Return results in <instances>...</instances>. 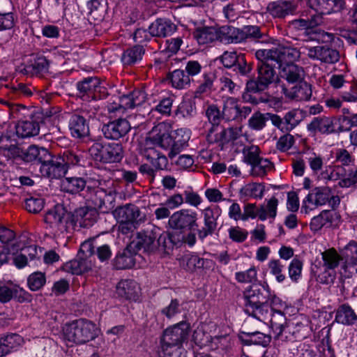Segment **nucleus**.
Instances as JSON below:
<instances>
[{"mask_svg": "<svg viewBox=\"0 0 357 357\" xmlns=\"http://www.w3.org/2000/svg\"><path fill=\"white\" fill-rule=\"evenodd\" d=\"M9 3L8 0H0V2ZM17 21L12 12H6L0 7V31L12 29Z\"/></svg>", "mask_w": 357, "mask_h": 357, "instance_id": "3c124183", "label": "nucleus"}, {"mask_svg": "<svg viewBox=\"0 0 357 357\" xmlns=\"http://www.w3.org/2000/svg\"><path fill=\"white\" fill-rule=\"evenodd\" d=\"M100 80L96 77H89L77 83V89L82 96L93 97L94 93L100 87Z\"/></svg>", "mask_w": 357, "mask_h": 357, "instance_id": "79ce46f5", "label": "nucleus"}, {"mask_svg": "<svg viewBox=\"0 0 357 357\" xmlns=\"http://www.w3.org/2000/svg\"><path fill=\"white\" fill-rule=\"evenodd\" d=\"M193 36L199 44L204 45L218 39L219 34L213 27H203L196 29Z\"/></svg>", "mask_w": 357, "mask_h": 357, "instance_id": "c03bdc74", "label": "nucleus"}, {"mask_svg": "<svg viewBox=\"0 0 357 357\" xmlns=\"http://www.w3.org/2000/svg\"><path fill=\"white\" fill-rule=\"evenodd\" d=\"M49 67V62L45 56L37 57L33 63L26 67L25 70L26 73H30L31 75H39L47 71Z\"/></svg>", "mask_w": 357, "mask_h": 357, "instance_id": "603ef678", "label": "nucleus"}, {"mask_svg": "<svg viewBox=\"0 0 357 357\" xmlns=\"http://www.w3.org/2000/svg\"><path fill=\"white\" fill-rule=\"evenodd\" d=\"M282 92L287 98L295 101H307L312 93L311 85L305 81L298 82L290 89L283 86Z\"/></svg>", "mask_w": 357, "mask_h": 357, "instance_id": "5701e85b", "label": "nucleus"}, {"mask_svg": "<svg viewBox=\"0 0 357 357\" xmlns=\"http://www.w3.org/2000/svg\"><path fill=\"white\" fill-rule=\"evenodd\" d=\"M30 294L13 282L0 284V302L6 303L13 299L19 303L30 301Z\"/></svg>", "mask_w": 357, "mask_h": 357, "instance_id": "ddd939ff", "label": "nucleus"}, {"mask_svg": "<svg viewBox=\"0 0 357 357\" xmlns=\"http://www.w3.org/2000/svg\"><path fill=\"white\" fill-rule=\"evenodd\" d=\"M238 103L236 98L233 97L227 98L223 102L222 119L229 121L237 120Z\"/></svg>", "mask_w": 357, "mask_h": 357, "instance_id": "a18cd8bd", "label": "nucleus"}, {"mask_svg": "<svg viewBox=\"0 0 357 357\" xmlns=\"http://www.w3.org/2000/svg\"><path fill=\"white\" fill-rule=\"evenodd\" d=\"M139 287L132 280H122L116 285V294L126 300H137Z\"/></svg>", "mask_w": 357, "mask_h": 357, "instance_id": "f704fd0d", "label": "nucleus"}, {"mask_svg": "<svg viewBox=\"0 0 357 357\" xmlns=\"http://www.w3.org/2000/svg\"><path fill=\"white\" fill-rule=\"evenodd\" d=\"M21 157L26 162H38L41 165L45 160L51 158V154L47 149L31 145L22 151Z\"/></svg>", "mask_w": 357, "mask_h": 357, "instance_id": "2f4dec72", "label": "nucleus"}, {"mask_svg": "<svg viewBox=\"0 0 357 357\" xmlns=\"http://www.w3.org/2000/svg\"><path fill=\"white\" fill-rule=\"evenodd\" d=\"M196 241L195 234L191 231L188 234H185L184 231L163 233L158 237V243H162V247L168 249L173 246L180 247L183 244L192 247Z\"/></svg>", "mask_w": 357, "mask_h": 357, "instance_id": "0eeeda50", "label": "nucleus"}, {"mask_svg": "<svg viewBox=\"0 0 357 357\" xmlns=\"http://www.w3.org/2000/svg\"><path fill=\"white\" fill-rule=\"evenodd\" d=\"M117 100L121 103L123 111L132 109L137 106L141 105L146 100L145 93L139 89H135L131 93L116 97Z\"/></svg>", "mask_w": 357, "mask_h": 357, "instance_id": "72a5a7b5", "label": "nucleus"}, {"mask_svg": "<svg viewBox=\"0 0 357 357\" xmlns=\"http://www.w3.org/2000/svg\"><path fill=\"white\" fill-rule=\"evenodd\" d=\"M130 128V124L127 119L118 118L104 124L102 127V132L105 138L118 140L126 136Z\"/></svg>", "mask_w": 357, "mask_h": 357, "instance_id": "f8f14e48", "label": "nucleus"}, {"mask_svg": "<svg viewBox=\"0 0 357 357\" xmlns=\"http://www.w3.org/2000/svg\"><path fill=\"white\" fill-rule=\"evenodd\" d=\"M144 49L142 45H135L125 50L121 56L123 65L131 66L142 60Z\"/></svg>", "mask_w": 357, "mask_h": 357, "instance_id": "37998d69", "label": "nucleus"}, {"mask_svg": "<svg viewBox=\"0 0 357 357\" xmlns=\"http://www.w3.org/2000/svg\"><path fill=\"white\" fill-rule=\"evenodd\" d=\"M244 161L251 167L261 158L260 149L257 146L252 145L245 147L243 150Z\"/></svg>", "mask_w": 357, "mask_h": 357, "instance_id": "338daca9", "label": "nucleus"}, {"mask_svg": "<svg viewBox=\"0 0 357 357\" xmlns=\"http://www.w3.org/2000/svg\"><path fill=\"white\" fill-rule=\"evenodd\" d=\"M197 216V213L194 210L183 208L171 215L168 225L174 231H191L198 226Z\"/></svg>", "mask_w": 357, "mask_h": 357, "instance_id": "39448f33", "label": "nucleus"}, {"mask_svg": "<svg viewBox=\"0 0 357 357\" xmlns=\"http://www.w3.org/2000/svg\"><path fill=\"white\" fill-rule=\"evenodd\" d=\"M245 312L257 319L270 324V328L277 340H284L287 319L282 310V301L276 296L266 282L252 284L243 291Z\"/></svg>", "mask_w": 357, "mask_h": 357, "instance_id": "f257e3e1", "label": "nucleus"}, {"mask_svg": "<svg viewBox=\"0 0 357 357\" xmlns=\"http://www.w3.org/2000/svg\"><path fill=\"white\" fill-rule=\"evenodd\" d=\"M164 357H187V351L183 345H161Z\"/></svg>", "mask_w": 357, "mask_h": 357, "instance_id": "774afa93", "label": "nucleus"}, {"mask_svg": "<svg viewBox=\"0 0 357 357\" xmlns=\"http://www.w3.org/2000/svg\"><path fill=\"white\" fill-rule=\"evenodd\" d=\"M278 200L273 197L267 201L266 205H261L259 207V220H266L267 218L274 219L277 215Z\"/></svg>", "mask_w": 357, "mask_h": 357, "instance_id": "8fccbe9b", "label": "nucleus"}, {"mask_svg": "<svg viewBox=\"0 0 357 357\" xmlns=\"http://www.w3.org/2000/svg\"><path fill=\"white\" fill-rule=\"evenodd\" d=\"M98 211L91 206L80 207L75 211L70 221V227L76 229L77 227H90L97 221Z\"/></svg>", "mask_w": 357, "mask_h": 357, "instance_id": "1a4fd4ad", "label": "nucleus"}, {"mask_svg": "<svg viewBox=\"0 0 357 357\" xmlns=\"http://www.w3.org/2000/svg\"><path fill=\"white\" fill-rule=\"evenodd\" d=\"M303 263L297 257L294 258L288 266L289 277L293 282H298L302 276Z\"/></svg>", "mask_w": 357, "mask_h": 357, "instance_id": "bf43d9fd", "label": "nucleus"}, {"mask_svg": "<svg viewBox=\"0 0 357 357\" xmlns=\"http://www.w3.org/2000/svg\"><path fill=\"white\" fill-rule=\"evenodd\" d=\"M104 162H118L123 157V147L119 143H107L105 144Z\"/></svg>", "mask_w": 357, "mask_h": 357, "instance_id": "ea45409f", "label": "nucleus"}, {"mask_svg": "<svg viewBox=\"0 0 357 357\" xmlns=\"http://www.w3.org/2000/svg\"><path fill=\"white\" fill-rule=\"evenodd\" d=\"M68 128L72 137L77 139L85 137L89 134V126L85 112L73 114L68 121Z\"/></svg>", "mask_w": 357, "mask_h": 357, "instance_id": "412c9836", "label": "nucleus"}, {"mask_svg": "<svg viewBox=\"0 0 357 357\" xmlns=\"http://www.w3.org/2000/svg\"><path fill=\"white\" fill-rule=\"evenodd\" d=\"M331 195V189L328 187H319L310 192L303 202V207L312 210L318 206L325 205Z\"/></svg>", "mask_w": 357, "mask_h": 357, "instance_id": "f3484780", "label": "nucleus"}, {"mask_svg": "<svg viewBox=\"0 0 357 357\" xmlns=\"http://www.w3.org/2000/svg\"><path fill=\"white\" fill-rule=\"evenodd\" d=\"M190 331V324L186 321H181L167 328L163 333L161 345H183L188 340Z\"/></svg>", "mask_w": 357, "mask_h": 357, "instance_id": "423d86ee", "label": "nucleus"}, {"mask_svg": "<svg viewBox=\"0 0 357 357\" xmlns=\"http://www.w3.org/2000/svg\"><path fill=\"white\" fill-rule=\"evenodd\" d=\"M98 333L96 326L91 321L84 319L67 323L63 327L64 340L76 344H82L95 339Z\"/></svg>", "mask_w": 357, "mask_h": 357, "instance_id": "f03ea898", "label": "nucleus"}, {"mask_svg": "<svg viewBox=\"0 0 357 357\" xmlns=\"http://www.w3.org/2000/svg\"><path fill=\"white\" fill-rule=\"evenodd\" d=\"M69 220V214L66 213L61 206H55L53 209L50 210L45 216V221L60 233L68 231L70 227Z\"/></svg>", "mask_w": 357, "mask_h": 357, "instance_id": "9b49d317", "label": "nucleus"}, {"mask_svg": "<svg viewBox=\"0 0 357 357\" xmlns=\"http://www.w3.org/2000/svg\"><path fill=\"white\" fill-rule=\"evenodd\" d=\"M340 215L331 210H324L318 215L313 217L310 223V227L314 233L319 231L324 227L332 225L335 221L339 220Z\"/></svg>", "mask_w": 357, "mask_h": 357, "instance_id": "393cba45", "label": "nucleus"}, {"mask_svg": "<svg viewBox=\"0 0 357 357\" xmlns=\"http://www.w3.org/2000/svg\"><path fill=\"white\" fill-rule=\"evenodd\" d=\"M245 335L248 337L245 340L248 344H259L263 347H266L271 342V340L270 335H266L259 331L245 333Z\"/></svg>", "mask_w": 357, "mask_h": 357, "instance_id": "680f3d73", "label": "nucleus"}, {"mask_svg": "<svg viewBox=\"0 0 357 357\" xmlns=\"http://www.w3.org/2000/svg\"><path fill=\"white\" fill-rule=\"evenodd\" d=\"M40 172L43 176L50 179L60 178L68 172L60 158L53 159L52 155L50 159L41 163Z\"/></svg>", "mask_w": 357, "mask_h": 357, "instance_id": "a211bd4d", "label": "nucleus"}, {"mask_svg": "<svg viewBox=\"0 0 357 357\" xmlns=\"http://www.w3.org/2000/svg\"><path fill=\"white\" fill-rule=\"evenodd\" d=\"M40 123L34 117L19 121L15 125V133L22 139L30 138L39 134Z\"/></svg>", "mask_w": 357, "mask_h": 357, "instance_id": "b1692460", "label": "nucleus"}, {"mask_svg": "<svg viewBox=\"0 0 357 357\" xmlns=\"http://www.w3.org/2000/svg\"><path fill=\"white\" fill-rule=\"evenodd\" d=\"M215 75L212 73H204L203 75V81L198 86L195 91L196 96L204 93H210L213 87Z\"/></svg>", "mask_w": 357, "mask_h": 357, "instance_id": "69168bd1", "label": "nucleus"}, {"mask_svg": "<svg viewBox=\"0 0 357 357\" xmlns=\"http://www.w3.org/2000/svg\"><path fill=\"white\" fill-rule=\"evenodd\" d=\"M219 38L226 43H240L244 41L242 29L230 26L221 27Z\"/></svg>", "mask_w": 357, "mask_h": 357, "instance_id": "4c0bfd02", "label": "nucleus"}, {"mask_svg": "<svg viewBox=\"0 0 357 357\" xmlns=\"http://www.w3.org/2000/svg\"><path fill=\"white\" fill-rule=\"evenodd\" d=\"M156 237L151 232H139L137 237L130 243V248H132L137 254L142 250L145 252H153L158 246V241L155 242ZM162 245V243L160 244Z\"/></svg>", "mask_w": 357, "mask_h": 357, "instance_id": "6ab92c4d", "label": "nucleus"}, {"mask_svg": "<svg viewBox=\"0 0 357 357\" xmlns=\"http://www.w3.org/2000/svg\"><path fill=\"white\" fill-rule=\"evenodd\" d=\"M334 312V321L339 324L349 326L357 323V314L348 303L339 305Z\"/></svg>", "mask_w": 357, "mask_h": 357, "instance_id": "7c9ffc66", "label": "nucleus"}, {"mask_svg": "<svg viewBox=\"0 0 357 357\" xmlns=\"http://www.w3.org/2000/svg\"><path fill=\"white\" fill-rule=\"evenodd\" d=\"M94 208L100 210L102 213H107L114 206L112 202L114 199L112 194H107L105 190L99 188L94 191L90 198Z\"/></svg>", "mask_w": 357, "mask_h": 357, "instance_id": "bb28decb", "label": "nucleus"}, {"mask_svg": "<svg viewBox=\"0 0 357 357\" xmlns=\"http://www.w3.org/2000/svg\"><path fill=\"white\" fill-rule=\"evenodd\" d=\"M342 259L349 265L357 264V243L351 241L341 251Z\"/></svg>", "mask_w": 357, "mask_h": 357, "instance_id": "5fc2aeb1", "label": "nucleus"}, {"mask_svg": "<svg viewBox=\"0 0 357 357\" xmlns=\"http://www.w3.org/2000/svg\"><path fill=\"white\" fill-rule=\"evenodd\" d=\"M257 278V271L254 266H252L244 271L235 273V280L239 283H251Z\"/></svg>", "mask_w": 357, "mask_h": 357, "instance_id": "e2e57ef3", "label": "nucleus"}, {"mask_svg": "<svg viewBox=\"0 0 357 357\" xmlns=\"http://www.w3.org/2000/svg\"><path fill=\"white\" fill-rule=\"evenodd\" d=\"M149 139L155 145L169 152L173 151V135L167 130L164 123H159L154 126L149 132Z\"/></svg>", "mask_w": 357, "mask_h": 357, "instance_id": "4468645a", "label": "nucleus"}, {"mask_svg": "<svg viewBox=\"0 0 357 357\" xmlns=\"http://www.w3.org/2000/svg\"><path fill=\"white\" fill-rule=\"evenodd\" d=\"M305 73L302 67L294 63L287 65L283 68V76L290 83L303 81Z\"/></svg>", "mask_w": 357, "mask_h": 357, "instance_id": "49530a36", "label": "nucleus"}, {"mask_svg": "<svg viewBox=\"0 0 357 357\" xmlns=\"http://www.w3.org/2000/svg\"><path fill=\"white\" fill-rule=\"evenodd\" d=\"M167 79L172 87L182 90L190 87L191 79L184 70L176 69L169 73Z\"/></svg>", "mask_w": 357, "mask_h": 357, "instance_id": "e433bc0d", "label": "nucleus"}, {"mask_svg": "<svg viewBox=\"0 0 357 357\" xmlns=\"http://www.w3.org/2000/svg\"><path fill=\"white\" fill-rule=\"evenodd\" d=\"M176 114L178 117L190 118L196 114V108L192 100L183 101L178 105Z\"/></svg>", "mask_w": 357, "mask_h": 357, "instance_id": "0e129e2a", "label": "nucleus"}, {"mask_svg": "<svg viewBox=\"0 0 357 357\" xmlns=\"http://www.w3.org/2000/svg\"><path fill=\"white\" fill-rule=\"evenodd\" d=\"M46 282L45 273L42 272H34L31 273L27 279L28 287L31 291H38L40 289Z\"/></svg>", "mask_w": 357, "mask_h": 357, "instance_id": "052dcab7", "label": "nucleus"}, {"mask_svg": "<svg viewBox=\"0 0 357 357\" xmlns=\"http://www.w3.org/2000/svg\"><path fill=\"white\" fill-rule=\"evenodd\" d=\"M324 266L327 269H334L339 265L341 256L335 249H328L321 253Z\"/></svg>", "mask_w": 357, "mask_h": 357, "instance_id": "6e6d98bb", "label": "nucleus"}, {"mask_svg": "<svg viewBox=\"0 0 357 357\" xmlns=\"http://www.w3.org/2000/svg\"><path fill=\"white\" fill-rule=\"evenodd\" d=\"M149 29L153 37L165 38L176 31V26L169 19L158 18L149 25Z\"/></svg>", "mask_w": 357, "mask_h": 357, "instance_id": "cd10ccee", "label": "nucleus"}, {"mask_svg": "<svg viewBox=\"0 0 357 357\" xmlns=\"http://www.w3.org/2000/svg\"><path fill=\"white\" fill-rule=\"evenodd\" d=\"M309 6L320 15H328L340 9L342 0H308Z\"/></svg>", "mask_w": 357, "mask_h": 357, "instance_id": "473e14b6", "label": "nucleus"}, {"mask_svg": "<svg viewBox=\"0 0 357 357\" xmlns=\"http://www.w3.org/2000/svg\"><path fill=\"white\" fill-rule=\"evenodd\" d=\"M257 77L246 83V89L253 93L266 90L269 86L279 80L276 71L270 62L273 61L257 59Z\"/></svg>", "mask_w": 357, "mask_h": 357, "instance_id": "7ed1b4c3", "label": "nucleus"}, {"mask_svg": "<svg viewBox=\"0 0 357 357\" xmlns=\"http://www.w3.org/2000/svg\"><path fill=\"white\" fill-rule=\"evenodd\" d=\"M273 168V164L267 158H260L252 166V174L255 176H264L268 172Z\"/></svg>", "mask_w": 357, "mask_h": 357, "instance_id": "13d9d810", "label": "nucleus"}, {"mask_svg": "<svg viewBox=\"0 0 357 357\" xmlns=\"http://www.w3.org/2000/svg\"><path fill=\"white\" fill-rule=\"evenodd\" d=\"M137 254L128 244L121 252H119L114 259V266L119 270L130 268L135 265V256Z\"/></svg>", "mask_w": 357, "mask_h": 357, "instance_id": "c9c22d12", "label": "nucleus"}, {"mask_svg": "<svg viewBox=\"0 0 357 357\" xmlns=\"http://www.w3.org/2000/svg\"><path fill=\"white\" fill-rule=\"evenodd\" d=\"M59 158L68 172L74 167L84 166L86 153L82 149L74 148L65 150Z\"/></svg>", "mask_w": 357, "mask_h": 357, "instance_id": "4be33fe9", "label": "nucleus"}, {"mask_svg": "<svg viewBox=\"0 0 357 357\" xmlns=\"http://www.w3.org/2000/svg\"><path fill=\"white\" fill-rule=\"evenodd\" d=\"M93 266L92 259H88L82 254H77L75 259L66 262L63 269L68 273L73 275H81L91 270Z\"/></svg>", "mask_w": 357, "mask_h": 357, "instance_id": "a878e982", "label": "nucleus"}, {"mask_svg": "<svg viewBox=\"0 0 357 357\" xmlns=\"http://www.w3.org/2000/svg\"><path fill=\"white\" fill-rule=\"evenodd\" d=\"M139 207L134 204H126L116 208L114 211V216L118 222H130L138 223L140 216Z\"/></svg>", "mask_w": 357, "mask_h": 357, "instance_id": "c756f323", "label": "nucleus"}, {"mask_svg": "<svg viewBox=\"0 0 357 357\" xmlns=\"http://www.w3.org/2000/svg\"><path fill=\"white\" fill-rule=\"evenodd\" d=\"M274 116V113L266 112L261 113L260 112H255L248 120L249 127L255 130H261L266 125V121H270Z\"/></svg>", "mask_w": 357, "mask_h": 357, "instance_id": "de8ad7c7", "label": "nucleus"}, {"mask_svg": "<svg viewBox=\"0 0 357 357\" xmlns=\"http://www.w3.org/2000/svg\"><path fill=\"white\" fill-rule=\"evenodd\" d=\"M309 58L318 60L326 63H335L339 61L340 53L328 45H319L307 49Z\"/></svg>", "mask_w": 357, "mask_h": 357, "instance_id": "dca6fc26", "label": "nucleus"}, {"mask_svg": "<svg viewBox=\"0 0 357 357\" xmlns=\"http://www.w3.org/2000/svg\"><path fill=\"white\" fill-rule=\"evenodd\" d=\"M191 137V130L186 128H181L174 130L173 134V151L168 153L170 159H173L182 150L188 146Z\"/></svg>", "mask_w": 357, "mask_h": 357, "instance_id": "c85d7f7f", "label": "nucleus"}, {"mask_svg": "<svg viewBox=\"0 0 357 357\" xmlns=\"http://www.w3.org/2000/svg\"><path fill=\"white\" fill-rule=\"evenodd\" d=\"M265 187L262 183H249L243 185L239 190L241 199H249L250 198L261 199L264 196Z\"/></svg>", "mask_w": 357, "mask_h": 357, "instance_id": "58836bf2", "label": "nucleus"}, {"mask_svg": "<svg viewBox=\"0 0 357 357\" xmlns=\"http://www.w3.org/2000/svg\"><path fill=\"white\" fill-rule=\"evenodd\" d=\"M267 266L270 274L275 277L278 282L282 283L286 280V275L284 273V265L280 259H272Z\"/></svg>", "mask_w": 357, "mask_h": 357, "instance_id": "864d4df0", "label": "nucleus"}, {"mask_svg": "<svg viewBox=\"0 0 357 357\" xmlns=\"http://www.w3.org/2000/svg\"><path fill=\"white\" fill-rule=\"evenodd\" d=\"M271 123L282 132H290L298 126L303 119V112L301 109H293L287 112L283 117L274 114Z\"/></svg>", "mask_w": 357, "mask_h": 357, "instance_id": "6e6552de", "label": "nucleus"}, {"mask_svg": "<svg viewBox=\"0 0 357 357\" xmlns=\"http://www.w3.org/2000/svg\"><path fill=\"white\" fill-rule=\"evenodd\" d=\"M307 129L311 133L321 135H330L335 133V124L333 117L319 116L314 117L307 125Z\"/></svg>", "mask_w": 357, "mask_h": 357, "instance_id": "aec40b11", "label": "nucleus"}, {"mask_svg": "<svg viewBox=\"0 0 357 357\" xmlns=\"http://www.w3.org/2000/svg\"><path fill=\"white\" fill-rule=\"evenodd\" d=\"M257 59H266L282 66L290 64L300 57V52L296 48L279 45L271 49H260L255 52Z\"/></svg>", "mask_w": 357, "mask_h": 357, "instance_id": "20e7f679", "label": "nucleus"}, {"mask_svg": "<svg viewBox=\"0 0 357 357\" xmlns=\"http://www.w3.org/2000/svg\"><path fill=\"white\" fill-rule=\"evenodd\" d=\"M180 264L186 271L193 272L197 268H203L204 259L195 254H188L181 259Z\"/></svg>", "mask_w": 357, "mask_h": 357, "instance_id": "09e8293b", "label": "nucleus"}, {"mask_svg": "<svg viewBox=\"0 0 357 357\" xmlns=\"http://www.w3.org/2000/svg\"><path fill=\"white\" fill-rule=\"evenodd\" d=\"M297 9V3L294 0H276L270 2L266 10L273 18L283 19L294 15Z\"/></svg>", "mask_w": 357, "mask_h": 357, "instance_id": "2eb2a0df", "label": "nucleus"}, {"mask_svg": "<svg viewBox=\"0 0 357 357\" xmlns=\"http://www.w3.org/2000/svg\"><path fill=\"white\" fill-rule=\"evenodd\" d=\"M222 212L219 206H208L202 211L204 215V227L197 231L198 237L203 241L208 236L212 235L215 231L217 220Z\"/></svg>", "mask_w": 357, "mask_h": 357, "instance_id": "9d476101", "label": "nucleus"}, {"mask_svg": "<svg viewBox=\"0 0 357 357\" xmlns=\"http://www.w3.org/2000/svg\"><path fill=\"white\" fill-rule=\"evenodd\" d=\"M21 250L23 253L20 255H12V259L14 264L19 268L24 267L27 264V258L26 254H29L30 259H33L36 252V249L32 247L24 248L21 244Z\"/></svg>", "mask_w": 357, "mask_h": 357, "instance_id": "4d7b16f0", "label": "nucleus"}, {"mask_svg": "<svg viewBox=\"0 0 357 357\" xmlns=\"http://www.w3.org/2000/svg\"><path fill=\"white\" fill-rule=\"evenodd\" d=\"M86 184V181L81 177H66L61 180V188L63 191L75 194L84 190Z\"/></svg>", "mask_w": 357, "mask_h": 357, "instance_id": "a19ab883", "label": "nucleus"}]
</instances>
